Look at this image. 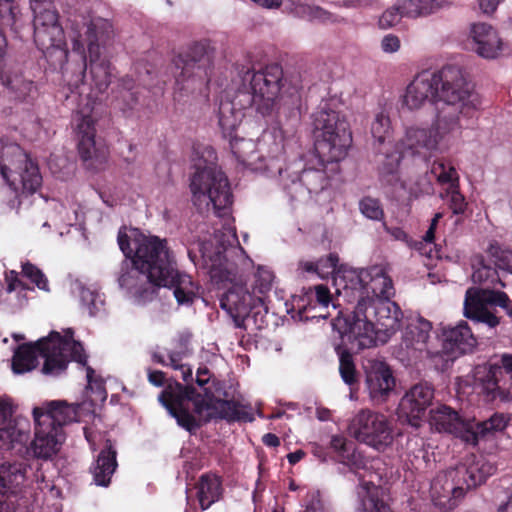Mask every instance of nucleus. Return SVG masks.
Segmentation results:
<instances>
[{
    "label": "nucleus",
    "mask_w": 512,
    "mask_h": 512,
    "mask_svg": "<svg viewBox=\"0 0 512 512\" xmlns=\"http://www.w3.org/2000/svg\"><path fill=\"white\" fill-rule=\"evenodd\" d=\"M442 102L438 125L443 132L460 128V117H471L478 97L456 66H445L438 72L424 71L407 86L402 103L408 110L420 109L426 102Z\"/></svg>",
    "instance_id": "1"
},
{
    "label": "nucleus",
    "mask_w": 512,
    "mask_h": 512,
    "mask_svg": "<svg viewBox=\"0 0 512 512\" xmlns=\"http://www.w3.org/2000/svg\"><path fill=\"white\" fill-rule=\"evenodd\" d=\"M117 242L124 256L133 258L134 264L145 271L148 283L173 289L180 305L193 303L198 287L190 275L178 270L175 255L166 239L139 234L132 241L134 247H131L130 237L122 227Z\"/></svg>",
    "instance_id": "2"
},
{
    "label": "nucleus",
    "mask_w": 512,
    "mask_h": 512,
    "mask_svg": "<svg viewBox=\"0 0 512 512\" xmlns=\"http://www.w3.org/2000/svg\"><path fill=\"white\" fill-rule=\"evenodd\" d=\"M241 86L235 98L221 100L218 106V125L223 137H231L241 121V110L255 108L262 117L272 116L282 86L283 69L273 63L259 71L241 70Z\"/></svg>",
    "instance_id": "3"
},
{
    "label": "nucleus",
    "mask_w": 512,
    "mask_h": 512,
    "mask_svg": "<svg viewBox=\"0 0 512 512\" xmlns=\"http://www.w3.org/2000/svg\"><path fill=\"white\" fill-rule=\"evenodd\" d=\"M313 126L315 150L321 162L332 163L343 159L352 141L345 117L325 103L314 113Z\"/></svg>",
    "instance_id": "4"
},
{
    "label": "nucleus",
    "mask_w": 512,
    "mask_h": 512,
    "mask_svg": "<svg viewBox=\"0 0 512 512\" xmlns=\"http://www.w3.org/2000/svg\"><path fill=\"white\" fill-rule=\"evenodd\" d=\"M213 54L208 43L199 41L175 56L173 65L176 69L177 88L186 93H202L207 90L212 75Z\"/></svg>",
    "instance_id": "5"
},
{
    "label": "nucleus",
    "mask_w": 512,
    "mask_h": 512,
    "mask_svg": "<svg viewBox=\"0 0 512 512\" xmlns=\"http://www.w3.org/2000/svg\"><path fill=\"white\" fill-rule=\"evenodd\" d=\"M493 469L490 465H471L469 467H459L456 470L438 474L431 483L430 496L434 506L440 511L447 512L458 505L463 498L465 490L462 486L454 482L455 476H461L466 488L476 487L483 483Z\"/></svg>",
    "instance_id": "6"
},
{
    "label": "nucleus",
    "mask_w": 512,
    "mask_h": 512,
    "mask_svg": "<svg viewBox=\"0 0 512 512\" xmlns=\"http://www.w3.org/2000/svg\"><path fill=\"white\" fill-rule=\"evenodd\" d=\"M190 190L195 205L202 200H207V205L211 203L219 217L226 215L233 203V195L226 174L213 165L197 167L191 177Z\"/></svg>",
    "instance_id": "7"
},
{
    "label": "nucleus",
    "mask_w": 512,
    "mask_h": 512,
    "mask_svg": "<svg viewBox=\"0 0 512 512\" xmlns=\"http://www.w3.org/2000/svg\"><path fill=\"white\" fill-rule=\"evenodd\" d=\"M0 172L14 191L19 189L17 181L22 192L27 194L35 193L42 184L38 165L18 145L7 146L0 151Z\"/></svg>",
    "instance_id": "8"
},
{
    "label": "nucleus",
    "mask_w": 512,
    "mask_h": 512,
    "mask_svg": "<svg viewBox=\"0 0 512 512\" xmlns=\"http://www.w3.org/2000/svg\"><path fill=\"white\" fill-rule=\"evenodd\" d=\"M348 431L354 439L379 452L394 443V430L388 417L370 409L359 410L350 420Z\"/></svg>",
    "instance_id": "9"
},
{
    "label": "nucleus",
    "mask_w": 512,
    "mask_h": 512,
    "mask_svg": "<svg viewBox=\"0 0 512 512\" xmlns=\"http://www.w3.org/2000/svg\"><path fill=\"white\" fill-rule=\"evenodd\" d=\"M69 333L68 337L53 331L49 334L47 341L40 343L46 351H51V354L47 355V361L43 364L42 373L53 376L59 375L67 369L70 361H75L86 366L87 380L91 383L95 373L94 369L87 365V355L83 345L72 338V331Z\"/></svg>",
    "instance_id": "10"
},
{
    "label": "nucleus",
    "mask_w": 512,
    "mask_h": 512,
    "mask_svg": "<svg viewBox=\"0 0 512 512\" xmlns=\"http://www.w3.org/2000/svg\"><path fill=\"white\" fill-rule=\"evenodd\" d=\"M505 292L492 289H478L471 287L466 291L464 300V316L475 323H483L489 328H495L500 323L489 306L503 308L509 317H512V306Z\"/></svg>",
    "instance_id": "11"
},
{
    "label": "nucleus",
    "mask_w": 512,
    "mask_h": 512,
    "mask_svg": "<svg viewBox=\"0 0 512 512\" xmlns=\"http://www.w3.org/2000/svg\"><path fill=\"white\" fill-rule=\"evenodd\" d=\"M73 121L80 159L88 169L99 170L106 163L108 148L96 137L95 121L90 115L77 112Z\"/></svg>",
    "instance_id": "12"
},
{
    "label": "nucleus",
    "mask_w": 512,
    "mask_h": 512,
    "mask_svg": "<svg viewBox=\"0 0 512 512\" xmlns=\"http://www.w3.org/2000/svg\"><path fill=\"white\" fill-rule=\"evenodd\" d=\"M220 307L233 317L236 326L246 328V323L253 320L261 329L264 325L263 317L257 323V316L263 308V300L254 296L242 285H233L220 298Z\"/></svg>",
    "instance_id": "13"
},
{
    "label": "nucleus",
    "mask_w": 512,
    "mask_h": 512,
    "mask_svg": "<svg viewBox=\"0 0 512 512\" xmlns=\"http://www.w3.org/2000/svg\"><path fill=\"white\" fill-rule=\"evenodd\" d=\"M367 310L365 301L358 300L351 315L343 319L339 318L334 323V327L340 333L341 338H347L350 343L357 345L358 349L370 348L380 344L377 329L374 322L369 319Z\"/></svg>",
    "instance_id": "14"
},
{
    "label": "nucleus",
    "mask_w": 512,
    "mask_h": 512,
    "mask_svg": "<svg viewBox=\"0 0 512 512\" xmlns=\"http://www.w3.org/2000/svg\"><path fill=\"white\" fill-rule=\"evenodd\" d=\"M15 409L10 398L0 397V449L25 450V443L29 440L30 421L21 416H15Z\"/></svg>",
    "instance_id": "15"
},
{
    "label": "nucleus",
    "mask_w": 512,
    "mask_h": 512,
    "mask_svg": "<svg viewBox=\"0 0 512 512\" xmlns=\"http://www.w3.org/2000/svg\"><path fill=\"white\" fill-rule=\"evenodd\" d=\"M359 300L365 301L368 317L374 322L380 344L387 343L401 326L403 313L400 307L390 299L361 297Z\"/></svg>",
    "instance_id": "16"
},
{
    "label": "nucleus",
    "mask_w": 512,
    "mask_h": 512,
    "mask_svg": "<svg viewBox=\"0 0 512 512\" xmlns=\"http://www.w3.org/2000/svg\"><path fill=\"white\" fill-rule=\"evenodd\" d=\"M365 388L374 405L385 403L393 393L396 380L390 366L378 359H369L363 366Z\"/></svg>",
    "instance_id": "17"
},
{
    "label": "nucleus",
    "mask_w": 512,
    "mask_h": 512,
    "mask_svg": "<svg viewBox=\"0 0 512 512\" xmlns=\"http://www.w3.org/2000/svg\"><path fill=\"white\" fill-rule=\"evenodd\" d=\"M433 398L434 389L428 383L413 385L400 400L398 406L399 418L412 427L418 428Z\"/></svg>",
    "instance_id": "18"
},
{
    "label": "nucleus",
    "mask_w": 512,
    "mask_h": 512,
    "mask_svg": "<svg viewBox=\"0 0 512 512\" xmlns=\"http://www.w3.org/2000/svg\"><path fill=\"white\" fill-rule=\"evenodd\" d=\"M34 42L54 68L62 69L68 59L64 30L61 25L33 27Z\"/></svg>",
    "instance_id": "19"
},
{
    "label": "nucleus",
    "mask_w": 512,
    "mask_h": 512,
    "mask_svg": "<svg viewBox=\"0 0 512 512\" xmlns=\"http://www.w3.org/2000/svg\"><path fill=\"white\" fill-rule=\"evenodd\" d=\"M34 422V439L32 441L29 439L25 443V450L7 449V451L21 457L32 456L37 459L50 460L59 452L64 440V433L49 428L46 429L42 423Z\"/></svg>",
    "instance_id": "20"
},
{
    "label": "nucleus",
    "mask_w": 512,
    "mask_h": 512,
    "mask_svg": "<svg viewBox=\"0 0 512 512\" xmlns=\"http://www.w3.org/2000/svg\"><path fill=\"white\" fill-rule=\"evenodd\" d=\"M447 133L439 127L438 118L435 124L429 128L411 126L406 129L404 137L398 144V149L411 155L426 156L437 149L440 140Z\"/></svg>",
    "instance_id": "21"
},
{
    "label": "nucleus",
    "mask_w": 512,
    "mask_h": 512,
    "mask_svg": "<svg viewBox=\"0 0 512 512\" xmlns=\"http://www.w3.org/2000/svg\"><path fill=\"white\" fill-rule=\"evenodd\" d=\"M359 288V299L361 297H377L381 299H390L394 296V287L392 279L387 275L386 270L381 265H374L361 270L354 275Z\"/></svg>",
    "instance_id": "22"
},
{
    "label": "nucleus",
    "mask_w": 512,
    "mask_h": 512,
    "mask_svg": "<svg viewBox=\"0 0 512 512\" xmlns=\"http://www.w3.org/2000/svg\"><path fill=\"white\" fill-rule=\"evenodd\" d=\"M442 337L443 348L440 350L441 356L438 357L443 361L449 360V358H445L448 355H452L451 359H453L458 355L472 352L477 345V339L465 321L443 328Z\"/></svg>",
    "instance_id": "23"
},
{
    "label": "nucleus",
    "mask_w": 512,
    "mask_h": 512,
    "mask_svg": "<svg viewBox=\"0 0 512 512\" xmlns=\"http://www.w3.org/2000/svg\"><path fill=\"white\" fill-rule=\"evenodd\" d=\"M78 407L66 401H50L33 409L34 421L45 425L46 429H53L63 433V426L76 420Z\"/></svg>",
    "instance_id": "24"
},
{
    "label": "nucleus",
    "mask_w": 512,
    "mask_h": 512,
    "mask_svg": "<svg viewBox=\"0 0 512 512\" xmlns=\"http://www.w3.org/2000/svg\"><path fill=\"white\" fill-rule=\"evenodd\" d=\"M431 330L432 324L428 320L422 317L412 319L402 334V346L408 351L426 352L430 358L441 356L440 350L430 346Z\"/></svg>",
    "instance_id": "25"
},
{
    "label": "nucleus",
    "mask_w": 512,
    "mask_h": 512,
    "mask_svg": "<svg viewBox=\"0 0 512 512\" xmlns=\"http://www.w3.org/2000/svg\"><path fill=\"white\" fill-rule=\"evenodd\" d=\"M222 386L221 382L213 381L216 392L215 414H211L207 420L218 418L227 422H252L254 416L250 407L234 398L229 399L228 392Z\"/></svg>",
    "instance_id": "26"
},
{
    "label": "nucleus",
    "mask_w": 512,
    "mask_h": 512,
    "mask_svg": "<svg viewBox=\"0 0 512 512\" xmlns=\"http://www.w3.org/2000/svg\"><path fill=\"white\" fill-rule=\"evenodd\" d=\"M474 51L482 58L495 59L503 51L504 43L498 32L487 23H474L470 28Z\"/></svg>",
    "instance_id": "27"
},
{
    "label": "nucleus",
    "mask_w": 512,
    "mask_h": 512,
    "mask_svg": "<svg viewBox=\"0 0 512 512\" xmlns=\"http://www.w3.org/2000/svg\"><path fill=\"white\" fill-rule=\"evenodd\" d=\"M27 465L24 462L0 464V506L15 502L19 487L26 479Z\"/></svg>",
    "instance_id": "28"
},
{
    "label": "nucleus",
    "mask_w": 512,
    "mask_h": 512,
    "mask_svg": "<svg viewBox=\"0 0 512 512\" xmlns=\"http://www.w3.org/2000/svg\"><path fill=\"white\" fill-rule=\"evenodd\" d=\"M476 383L488 401L499 398L502 401L512 399V388L507 386L502 377V370L497 364H491L484 369L483 375L477 372Z\"/></svg>",
    "instance_id": "29"
},
{
    "label": "nucleus",
    "mask_w": 512,
    "mask_h": 512,
    "mask_svg": "<svg viewBox=\"0 0 512 512\" xmlns=\"http://www.w3.org/2000/svg\"><path fill=\"white\" fill-rule=\"evenodd\" d=\"M114 37L112 23L104 18H92L87 25L85 41L87 42L88 56L93 59L102 54Z\"/></svg>",
    "instance_id": "30"
},
{
    "label": "nucleus",
    "mask_w": 512,
    "mask_h": 512,
    "mask_svg": "<svg viewBox=\"0 0 512 512\" xmlns=\"http://www.w3.org/2000/svg\"><path fill=\"white\" fill-rule=\"evenodd\" d=\"M48 340V337L42 338L32 343L21 344L17 347L12 358V370L15 374H23L35 369L38 365V356L47 361V355L51 354L50 350H45L41 342Z\"/></svg>",
    "instance_id": "31"
},
{
    "label": "nucleus",
    "mask_w": 512,
    "mask_h": 512,
    "mask_svg": "<svg viewBox=\"0 0 512 512\" xmlns=\"http://www.w3.org/2000/svg\"><path fill=\"white\" fill-rule=\"evenodd\" d=\"M117 466V450L112 440L106 439L92 468L95 484L102 487H108Z\"/></svg>",
    "instance_id": "32"
},
{
    "label": "nucleus",
    "mask_w": 512,
    "mask_h": 512,
    "mask_svg": "<svg viewBox=\"0 0 512 512\" xmlns=\"http://www.w3.org/2000/svg\"><path fill=\"white\" fill-rule=\"evenodd\" d=\"M357 497L356 512H394L384 499L383 489L370 481L358 486Z\"/></svg>",
    "instance_id": "33"
},
{
    "label": "nucleus",
    "mask_w": 512,
    "mask_h": 512,
    "mask_svg": "<svg viewBox=\"0 0 512 512\" xmlns=\"http://www.w3.org/2000/svg\"><path fill=\"white\" fill-rule=\"evenodd\" d=\"M332 302V294L330 289L323 284L315 285L303 290V294L299 296H292V306L290 313L294 312L297 308V316L302 319V314L308 308H315L316 306L327 308Z\"/></svg>",
    "instance_id": "34"
},
{
    "label": "nucleus",
    "mask_w": 512,
    "mask_h": 512,
    "mask_svg": "<svg viewBox=\"0 0 512 512\" xmlns=\"http://www.w3.org/2000/svg\"><path fill=\"white\" fill-rule=\"evenodd\" d=\"M196 497L202 510H207L212 504L219 501L223 488L221 478L213 473L202 474L195 484Z\"/></svg>",
    "instance_id": "35"
},
{
    "label": "nucleus",
    "mask_w": 512,
    "mask_h": 512,
    "mask_svg": "<svg viewBox=\"0 0 512 512\" xmlns=\"http://www.w3.org/2000/svg\"><path fill=\"white\" fill-rule=\"evenodd\" d=\"M309 75L307 71L294 72L290 75V118L298 115L299 118L307 112V92L309 85Z\"/></svg>",
    "instance_id": "36"
},
{
    "label": "nucleus",
    "mask_w": 512,
    "mask_h": 512,
    "mask_svg": "<svg viewBox=\"0 0 512 512\" xmlns=\"http://www.w3.org/2000/svg\"><path fill=\"white\" fill-rule=\"evenodd\" d=\"M429 424L438 432L452 434L463 428V420L458 412L446 405H440L431 409Z\"/></svg>",
    "instance_id": "37"
},
{
    "label": "nucleus",
    "mask_w": 512,
    "mask_h": 512,
    "mask_svg": "<svg viewBox=\"0 0 512 512\" xmlns=\"http://www.w3.org/2000/svg\"><path fill=\"white\" fill-rule=\"evenodd\" d=\"M472 281L475 284L486 286L484 289L495 290V286L499 284L505 287V284L498 274V271L490 263H488L483 256H475L472 262Z\"/></svg>",
    "instance_id": "38"
},
{
    "label": "nucleus",
    "mask_w": 512,
    "mask_h": 512,
    "mask_svg": "<svg viewBox=\"0 0 512 512\" xmlns=\"http://www.w3.org/2000/svg\"><path fill=\"white\" fill-rule=\"evenodd\" d=\"M83 62V73H85L89 66L95 87L99 92H104L111 83L110 62L102 54H98V57L95 59L88 56V63L87 56H84Z\"/></svg>",
    "instance_id": "39"
},
{
    "label": "nucleus",
    "mask_w": 512,
    "mask_h": 512,
    "mask_svg": "<svg viewBox=\"0 0 512 512\" xmlns=\"http://www.w3.org/2000/svg\"><path fill=\"white\" fill-rule=\"evenodd\" d=\"M400 4L402 14L408 18L425 17L451 6L447 0H402Z\"/></svg>",
    "instance_id": "40"
},
{
    "label": "nucleus",
    "mask_w": 512,
    "mask_h": 512,
    "mask_svg": "<svg viewBox=\"0 0 512 512\" xmlns=\"http://www.w3.org/2000/svg\"><path fill=\"white\" fill-rule=\"evenodd\" d=\"M117 281L120 287L129 290H140L141 283L146 280V273L138 265L134 264L133 258H126L121 262L118 271Z\"/></svg>",
    "instance_id": "41"
},
{
    "label": "nucleus",
    "mask_w": 512,
    "mask_h": 512,
    "mask_svg": "<svg viewBox=\"0 0 512 512\" xmlns=\"http://www.w3.org/2000/svg\"><path fill=\"white\" fill-rule=\"evenodd\" d=\"M330 444L331 448L338 454V459L341 463L356 469L364 465V459L356 451L355 445L352 442H348L344 437L333 436Z\"/></svg>",
    "instance_id": "42"
},
{
    "label": "nucleus",
    "mask_w": 512,
    "mask_h": 512,
    "mask_svg": "<svg viewBox=\"0 0 512 512\" xmlns=\"http://www.w3.org/2000/svg\"><path fill=\"white\" fill-rule=\"evenodd\" d=\"M211 280L216 284L232 281L234 273L232 265L226 259L223 251L217 250L209 260L205 259Z\"/></svg>",
    "instance_id": "43"
},
{
    "label": "nucleus",
    "mask_w": 512,
    "mask_h": 512,
    "mask_svg": "<svg viewBox=\"0 0 512 512\" xmlns=\"http://www.w3.org/2000/svg\"><path fill=\"white\" fill-rule=\"evenodd\" d=\"M30 6L34 14L33 27L61 25L58 12L51 1L34 0Z\"/></svg>",
    "instance_id": "44"
},
{
    "label": "nucleus",
    "mask_w": 512,
    "mask_h": 512,
    "mask_svg": "<svg viewBox=\"0 0 512 512\" xmlns=\"http://www.w3.org/2000/svg\"><path fill=\"white\" fill-rule=\"evenodd\" d=\"M0 81L14 93V98L20 101H26L35 88L32 81H27L19 75L11 76L6 71L0 73Z\"/></svg>",
    "instance_id": "45"
},
{
    "label": "nucleus",
    "mask_w": 512,
    "mask_h": 512,
    "mask_svg": "<svg viewBox=\"0 0 512 512\" xmlns=\"http://www.w3.org/2000/svg\"><path fill=\"white\" fill-rule=\"evenodd\" d=\"M189 355V349L187 344L182 339L178 341L177 345L174 349L167 351V356L169 362L165 360L163 354L154 351L151 353L152 361L156 364H160L162 366H170L171 368L177 370L182 367V360Z\"/></svg>",
    "instance_id": "46"
},
{
    "label": "nucleus",
    "mask_w": 512,
    "mask_h": 512,
    "mask_svg": "<svg viewBox=\"0 0 512 512\" xmlns=\"http://www.w3.org/2000/svg\"><path fill=\"white\" fill-rule=\"evenodd\" d=\"M370 131L374 138V143L383 145L392 136V126L389 116L383 111L377 113L371 123Z\"/></svg>",
    "instance_id": "47"
},
{
    "label": "nucleus",
    "mask_w": 512,
    "mask_h": 512,
    "mask_svg": "<svg viewBox=\"0 0 512 512\" xmlns=\"http://www.w3.org/2000/svg\"><path fill=\"white\" fill-rule=\"evenodd\" d=\"M336 351L339 355V372L342 380L347 385L355 384L358 380V376L352 354L341 347H337Z\"/></svg>",
    "instance_id": "48"
},
{
    "label": "nucleus",
    "mask_w": 512,
    "mask_h": 512,
    "mask_svg": "<svg viewBox=\"0 0 512 512\" xmlns=\"http://www.w3.org/2000/svg\"><path fill=\"white\" fill-rule=\"evenodd\" d=\"M0 19L2 23L10 25V30L15 34L18 35L20 33L19 10L13 4V0H0Z\"/></svg>",
    "instance_id": "49"
},
{
    "label": "nucleus",
    "mask_w": 512,
    "mask_h": 512,
    "mask_svg": "<svg viewBox=\"0 0 512 512\" xmlns=\"http://www.w3.org/2000/svg\"><path fill=\"white\" fill-rule=\"evenodd\" d=\"M300 181L307 187L309 192H318L327 186V179L323 170L304 169Z\"/></svg>",
    "instance_id": "50"
},
{
    "label": "nucleus",
    "mask_w": 512,
    "mask_h": 512,
    "mask_svg": "<svg viewBox=\"0 0 512 512\" xmlns=\"http://www.w3.org/2000/svg\"><path fill=\"white\" fill-rule=\"evenodd\" d=\"M21 268L22 276L35 284L38 289L46 292L50 291L48 279L40 268L29 261L22 263Z\"/></svg>",
    "instance_id": "51"
},
{
    "label": "nucleus",
    "mask_w": 512,
    "mask_h": 512,
    "mask_svg": "<svg viewBox=\"0 0 512 512\" xmlns=\"http://www.w3.org/2000/svg\"><path fill=\"white\" fill-rule=\"evenodd\" d=\"M295 10L298 15L308 17L310 20H316L322 23H334L338 21L337 16L319 6L300 5L297 6Z\"/></svg>",
    "instance_id": "52"
},
{
    "label": "nucleus",
    "mask_w": 512,
    "mask_h": 512,
    "mask_svg": "<svg viewBox=\"0 0 512 512\" xmlns=\"http://www.w3.org/2000/svg\"><path fill=\"white\" fill-rule=\"evenodd\" d=\"M5 281L7 283L6 292L10 294L18 290L20 305L26 304L28 299L25 292L28 290H33V288H31L27 283L23 282L19 278V273L15 270H10L5 274Z\"/></svg>",
    "instance_id": "53"
},
{
    "label": "nucleus",
    "mask_w": 512,
    "mask_h": 512,
    "mask_svg": "<svg viewBox=\"0 0 512 512\" xmlns=\"http://www.w3.org/2000/svg\"><path fill=\"white\" fill-rule=\"evenodd\" d=\"M226 138L229 140L231 152L236 160L240 163H245L248 153L254 150V143L249 139L240 138L235 134Z\"/></svg>",
    "instance_id": "54"
},
{
    "label": "nucleus",
    "mask_w": 512,
    "mask_h": 512,
    "mask_svg": "<svg viewBox=\"0 0 512 512\" xmlns=\"http://www.w3.org/2000/svg\"><path fill=\"white\" fill-rule=\"evenodd\" d=\"M159 402L169 411L176 409L186 408L184 393L182 390L175 389V391L165 389L159 394Z\"/></svg>",
    "instance_id": "55"
},
{
    "label": "nucleus",
    "mask_w": 512,
    "mask_h": 512,
    "mask_svg": "<svg viewBox=\"0 0 512 512\" xmlns=\"http://www.w3.org/2000/svg\"><path fill=\"white\" fill-rule=\"evenodd\" d=\"M360 212L368 219L371 220H382L384 217V211L380 202L372 197H364L359 202Z\"/></svg>",
    "instance_id": "56"
},
{
    "label": "nucleus",
    "mask_w": 512,
    "mask_h": 512,
    "mask_svg": "<svg viewBox=\"0 0 512 512\" xmlns=\"http://www.w3.org/2000/svg\"><path fill=\"white\" fill-rule=\"evenodd\" d=\"M170 415H172L177 424L184 428L189 433H195L197 429L201 427V423L196 420V418L189 412L188 408L176 409L173 411H169Z\"/></svg>",
    "instance_id": "57"
},
{
    "label": "nucleus",
    "mask_w": 512,
    "mask_h": 512,
    "mask_svg": "<svg viewBox=\"0 0 512 512\" xmlns=\"http://www.w3.org/2000/svg\"><path fill=\"white\" fill-rule=\"evenodd\" d=\"M404 153L405 152H402V149H399V151L395 153L386 155L385 161L380 168V175L383 178H388L387 181L391 182L394 178H396L401 160V154Z\"/></svg>",
    "instance_id": "58"
},
{
    "label": "nucleus",
    "mask_w": 512,
    "mask_h": 512,
    "mask_svg": "<svg viewBox=\"0 0 512 512\" xmlns=\"http://www.w3.org/2000/svg\"><path fill=\"white\" fill-rule=\"evenodd\" d=\"M479 423L480 433L486 437L488 434L504 430L508 424V418L504 414L495 413L489 419Z\"/></svg>",
    "instance_id": "59"
},
{
    "label": "nucleus",
    "mask_w": 512,
    "mask_h": 512,
    "mask_svg": "<svg viewBox=\"0 0 512 512\" xmlns=\"http://www.w3.org/2000/svg\"><path fill=\"white\" fill-rule=\"evenodd\" d=\"M204 396L198 397L194 400V413L201 415L205 410H212L213 414H215V406H216V392L211 388H205Z\"/></svg>",
    "instance_id": "60"
},
{
    "label": "nucleus",
    "mask_w": 512,
    "mask_h": 512,
    "mask_svg": "<svg viewBox=\"0 0 512 512\" xmlns=\"http://www.w3.org/2000/svg\"><path fill=\"white\" fill-rule=\"evenodd\" d=\"M401 4L386 9L379 17L378 25L381 29H389L398 24L402 17Z\"/></svg>",
    "instance_id": "61"
},
{
    "label": "nucleus",
    "mask_w": 512,
    "mask_h": 512,
    "mask_svg": "<svg viewBox=\"0 0 512 512\" xmlns=\"http://www.w3.org/2000/svg\"><path fill=\"white\" fill-rule=\"evenodd\" d=\"M80 297L90 316H95L104 304L97 292L87 288L81 290Z\"/></svg>",
    "instance_id": "62"
},
{
    "label": "nucleus",
    "mask_w": 512,
    "mask_h": 512,
    "mask_svg": "<svg viewBox=\"0 0 512 512\" xmlns=\"http://www.w3.org/2000/svg\"><path fill=\"white\" fill-rule=\"evenodd\" d=\"M491 256L496 258L495 264L503 269L512 273V251H502L497 244H491L488 248Z\"/></svg>",
    "instance_id": "63"
},
{
    "label": "nucleus",
    "mask_w": 512,
    "mask_h": 512,
    "mask_svg": "<svg viewBox=\"0 0 512 512\" xmlns=\"http://www.w3.org/2000/svg\"><path fill=\"white\" fill-rule=\"evenodd\" d=\"M491 256L496 258L495 264L503 269L512 273V251H502L497 244H491L488 248Z\"/></svg>",
    "instance_id": "64"
}]
</instances>
